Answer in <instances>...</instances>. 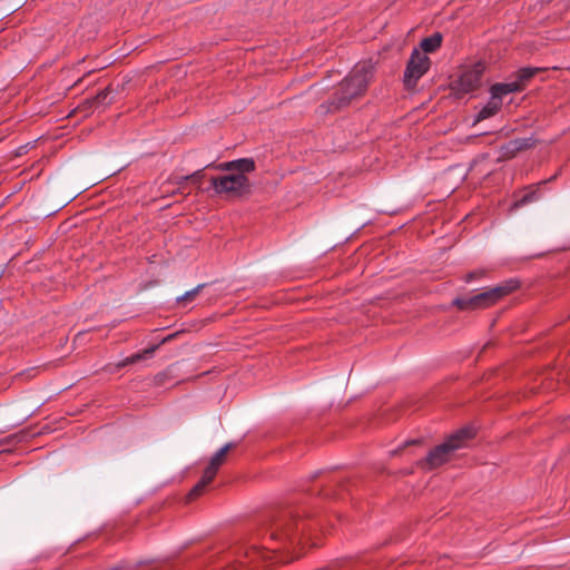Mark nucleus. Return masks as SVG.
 <instances>
[{
    "mask_svg": "<svg viewBox=\"0 0 570 570\" xmlns=\"http://www.w3.org/2000/svg\"><path fill=\"white\" fill-rule=\"evenodd\" d=\"M216 168L228 173L210 178V186L215 194L242 196L249 193L250 184L246 174L255 170V161L252 158H240L222 163L217 165Z\"/></svg>",
    "mask_w": 570,
    "mask_h": 570,
    "instance_id": "nucleus-1",
    "label": "nucleus"
},
{
    "mask_svg": "<svg viewBox=\"0 0 570 570\" xmlns=\"http://www.w3.org/2000/svg\"><path fill=\"white\" fill-rule=\"evenodd\" d=\"M375 66L372 61L356 63L335 90L331 101L332 110L346 107L354 98L363 96L373 80Z\"/></svg>",
    "mask_w": 570,
    "mask_h": 570,
    "instance_id": "nucleus-2",
    "label": "nucleus"
},
{
    "mask_svg": "<svg viewBox=\"0 0 570 570\" xmlns=\"http://www.w3.org/2000/svg\"><path fill=\"white\" fill-rule=\"evenodd\" d=\"M474 436L472 428H463L451 434L443 443L433 448L428 455L417 461L423 470H433L449 462L455 452L464 446Z\"/></svg>",
    "mask_w": 570,
    "mask_h": 570,
    "instance_id": "nucleus-3",
    "label": "nucleus"
},
{
    "mask_svg": "<svg viewBox=\"0 0 570 570\" xmlns=\"http://www.w3.org/2000/svg\"><path fill=\"white\" fill-rule=\"evenodd\" d=\"M519 283L517 281H508L507 283L479 293L471 297H458L453 301V305H455L459 309H482L494 305L502 297L512 293L517 289Z\"/></svg>",
    "mask_w": 570,
    "mask_h": 570,
    "instance_id": "nucleus-4",
    "label": "nucleus"
},
{
    "mask_svg": "<svg viewBox=\"0 0 570 570\" xmlns=\"http://www.w3.org/2000/svg\"><path fill=\"white\" fill-rule=\"evenodd\" d=\"M485 71V63L478 61L462 69L456 80L451 85L452 90L458 95H466L481 87L482 77Z\"/></svg>",
    "mask_w": 570,
    "mask_h": 570,
    "instance_id": "nucleus-5",
    "label": "nucleus"
},
{
    "mask_svg": "<svg viewBox=\"0 0 570 570\" xmlns=\"http://www.w3.org/2000/svg\"><path fill=\"white\" fill-rule=\"evenodd\" d=\"M304 530L305 525L302 521L288 515L274 523L271 535L275 540L294 546L301 543V534Z\"/></svg>",
    "mask_w": 570,
    "mask_h": 570,
    "instance_id": "nucleus-6",
    "label": "nucleus"
},
{
    "mask_svg": "<svg viewBox=\"0 0 570 570\" xmlns=\"http://www.w3.org/2000/svg\"><path fill=\"white\" fill-rule=\"evenodd\" d=\"M430 66V58L419 49H414L404 71V87L406 89H413L417 81L429 71Z\"/></svg>",
    "mask_w": 570,
    "mask_h": 570,
    "instance_id": "nucleus-7",
    "label": "nucleus"
},
{
    "mask_svg": "<svg viewBox=\"0 0 570 570\" xmlns=\"http://www.w3.org/2000/svg\"><path fill=\"white\" fill-rule=\"evenodd\" d=\"M235 446L236 444L233 442L226 443L210 458L208 465L204 470L207 472L206 479L216 476L219 468L226 462L228 451Z\"/></svg>",
    "mask_w": 570,
    "mask_h": 570,
    "instance_id": "nucleus-8",
    "label": "nucleus"
},
{
    "mask_svg": "<svg viewBox=\"0 0 570 570\" xmlns=\"http://www.w3.org/2000/svg\"><path fill=\"white\" fill-rule=\"evenodd\" d=\"M523 90V86L519 81L499 82L490 88V94L494 98L501 100L504 96Z\"/></svg>",
    "mask_w": 570,
    "mask_h": 570,
    "instance_id": "nucleus-9",
    "label": "nucleus"
},
{
    "mask_svg": "<svg viewBox=\"0 0 570 570\" xmlns=\"http://www.w3.org/2000/svg\"><path fill=\"white\" fill-rule=\"evenodd\" d=\"M502 106V101L491 96L488 104L478 112L476 120L481 121L494 116Z\"/></svg>",
    "mask_w": 570,
    "mask_h": 570,
    "instance_id": "nucleus-10",
    "label": "nucleus"
},
{
    "mask_svg": "<svg viewBox=\"0 0 570 570\" xmlns=\"http://www.w3.org/2000/svg\"><path fill=\"white\" fill-rule=\"evenodd\" d=\"M206 476H207V472L204 471L200 480L193 487V489L187 494L186 499L188 502L199 498L203 493H205L207 487L214 480V478L206 479Z\"/></svg>",
    "mask_w": 570,
    "mask_h": 570,
    "instance_id": "nucleus-11",
    "label": "nucleus"
},
{
    "mask_svg": "<svg viewBox=\"0 0 570 570\" xmlns=\"http://www.w3.org/2000/svg\"><path fill=\"white\" fill-rule=\"evenodd\" d=\"M441 45H442V35L439 32H435L432 36L424 38L421 41L420 47L422 49V52L426 55V53H431V52H434L435 50H438L441 47Z\"/></svg>",
    "mask_w": 570,
    "mask_h": 570,
    "instance_id": "nucleus-12",
    "label": "nucleus"
},
{
    "mask_svg": "<svg viewBox=\"0 0 570 570\" xmlns=\"http://www.w3.org/2000/svg\"><path fill=\"white\" fill-rule=\"evenodd\" d=\"M204 176H205L204 169H199V170H196L195 173H193L191 175L180 177L177 180V183L183 184L184 181H189L193 185H195L197 188H200V181L204 178Z\"/></svg>",
    "mask_w": 570,
    "mask_h": 570,
    "instance_id": "nucleus-13",
    "label": "nucleus"
},
{
    "mask_svg": "<svg viewBox=\"0 0 570 570\" xmlns=\"http://www.w3.org/2000/svg\"><path fill=\"white\" fill-rule=\"evenodd\" d=\"M540 71L539 68L525 67L518 71V80L523 87L524 82L534 77Z\"/></svg>",
    "mask_w": 570,
    "mask_h": 570,
    "instance_id": "nucleus-14",
    "label": "nucleus"
},
{
    "mask_svg": "<svg viewBox=\"0 0 570 570\" xmlns=\"http://www.w3.org/2000/svg\"><path fill=\"white\" fill-rule=\"evenodd\" d=\"M156 348H157V346H151L149 348H146L142 353H136V354L127 357L126 360H124L120 365L125 366L128 364L136 363V362L142 360L144 357L151 355L156 351Z\"/></svg>",
    "mask_w": 570,
    "mask_h": 570,
    "instance_id": "nucleus-15",
    "label": "nucleus"
},
{
    "mask_svg": "<svg viewBox=\"0 0 570 570\" xmlns=\"http://www.w3.org/2000/svg\"><path fill=\"white\" fill-rule=\"evenodd\" d=\"M205 287V284H199L195 288L186 292L184 295L177 297V303L191 302L199 294V292Z\"/></svg>",
    "mask_w": 570,
    "mask_h": 570,
    "instance_id": "nucleus-16",
    "label": "nucleus"
},
{
    "mask_svg": "<svg viewBox=\"0 0 570 570\" xmlns=\"http://www.w3.org/2000/svg\"><path fill=\"white\" fill-rule=\"evenodd\" d=\"M537 199H538L537 191H529V193L524 194L519 200H517L513 204V208H519V207L524 206L529 203H532Z\"/></svg>",
    "mask_w": 570,
    "mask_h": 570,
    "instance_id": "nucleus-17",
    "label": "nucleus"
},
{
    "mask_svg": "<svg viewBox=\"0 0 570 570\" xmlns=\"http://www.w3.org/2000/svg\"><path fill=\"white\" fill-rule=\"evenodd\" d=\"M484 274H485V272H484L483 269L473 271V272H471V273L466 274V276H465V282H466V283H470V282H472L473 279L481 278V277H483V276H484Z\"/></svg>",
    "mask_w": 570,
    "mask_h": 570,
    "instance_id": "nucleus-18",
    "label": "nucleus"
},
{
    "mask_svg": "<svg viewBox=\"0 0 570 570\" xmlns=\"http://www.w3.org/2000/svg\"><path fill=\"white\" fill-rule=\"evenodd\" d=\"M415 442H416L415 440H412L411 442H407L406 444H413Z\"/></svg>",
    "mask_w": 570,
    "mask_h": 570,
    "instance_id": "nucleus-19",
    "label": "nucleus"
}]
</instances>
